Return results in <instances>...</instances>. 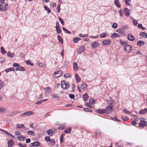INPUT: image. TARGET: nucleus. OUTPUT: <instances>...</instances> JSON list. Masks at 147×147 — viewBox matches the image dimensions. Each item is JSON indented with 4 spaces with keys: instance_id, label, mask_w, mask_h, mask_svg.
<instances>
[{
    "instance_id": "obj_1",
    "label": "nucleus",
    "mask_w": 147,
    "mask_h": 147,
    "mask_svg": "<svg viewBox=\"0 0 147 147\" xmlns=\"http://www.w3.org/2000/svg\"><path fill=\"white\" fill-rule=\"evenodd\" d=\"M8 8V7L7 4L3 2L0 5V11H5Z\"/></svg>"
},
{
    "instance_id": "obj_2",
    "label": "nucleus",
    "mask_w": 147,
    "mask_h": 147,
    "mask_svg": "<svg viewBox=\"0 0 147 147\" xmlns=\"http://www.w3.org/2000/svg\"><path fill=\"white\" fill-rule=\"evenodd\" d=\"M113 107L111 105H107L105 109V113L108 114L111 113L113 110Z\"/></svg>"
},
{
    "instance_id": "obj_3",
    "label": "nucleus",
    "mask_w": 147,
    "mask_h": 147,
    "mask_svg": "<svg viewBox=\"0 0 147 147\" xmlns=\"http://www.w3.org/2000/svg\"><path fill=\"white\" fill-rule=\"evenodd\" d=\"M145 118H143L140 119V122L139 125L140 127H143L144 126H147V121H145Z\"/></svg>"
},
{
    "instance_id": "obj_4",
    "label": "nucleus",
    "mask_w": 147,
    "mask_h": 147,
    "mask_svg": "<svg viewBox=\"0 0 147 147\" xmlns=\"http://www.w3.org/2000/svg\"><path fill=\"white\" fill-rule=\"evenodd\" d=\"M61 88L63 89H67L69 88L70 85L68 82L66 83L65 81H63L61 82Z\"/></svg>"
},
{
    "instance_id": "obj_5",
    "label": "nucleus",
    "mask_w": 147,
    "mask_h": 147,
    "mask_svg": "<svg viewBox=\"0 0 147 147\" xmlns=\"http://www.w3.org/2000/svg\"><path fill=\"white\" fill-rule=\"evenodd\" d=\"M132 49V46L129 45H125L124 47V49L125 51L127 52H130Z\"/></svg>"
},
{
    "instance_id": "obj_6",
    "label": "nucleus",
    "mask_w": 147,
    "mask_h": 147,
    "mask_svg": "<svg viewBox=\"0 0 147 147\" xmlns=\"http://www.w3.org/2000/svg\"><path fill=\"white\" fill-rule=\"evenodd\" d=\"M62 74V71L61 70H59L54 72L53 75L54 76L55 75V78H57L60 77Z\"/></svg>"
},
{
    "instance_id": "obj_7",
    "label": "nucleus",
    "mask_w": 147,
    "mask_h": 147,
    "mask_svg": "<svg viewBox=\"0 0 147 147\" xmlns=\"http://www.w3.org/2000/svg\"><path fill=\"white\" fill-rule=\"evenodd\" d=\"M34 114V113H33L32 111H27L24 113L20 115V116H28L29 115H32Z\"/></svg>"
},
{
    "instance_id": "obj_8",
    "label": "nucleus",
    "mask_w": 147,
    "mask_h": 147,
    "mask_svg": "<svg viewBox=\"0 0 147 147\" xmlns=\"http://www.w3.org/2000/svg\"><path fill=\"white\" fill-rule=\"evenodd\" d=\"M91 47L95 48L98 47L100 46V43L98 42H94L91 44Z\"/></svg>"
},
{
    "instance_id": "obj_9",
    "label": "nucleus",
    "mask_w": 147,
    "mask_h": 147,
    "mask_svg": "<svg viewBox=\"0 0 147 147\" xmlns=\"http://www.w3.org/2000/svg\"><path fill=\"white\" fill-rule=\"evenodd\" d=\"M40 143L38 142H35L31 143L30 144V147L38 146H40Z\"/></svg>"
},
{
    "instance_id": "obj_10",
    "label": "nucleus",
    "mask_w": 147,
    "mask_h": 147,
    "mask_svg": "<svg viewBox=\"0 0 147 147\" xmlns=\"http://www.w3.org/2000/svg\"><path fill=\"white\" fill-rule=\"evenodd\" d=\"M96 112L99 114H103L105 113V110L102 109H98L96 110Z\"/></svg>"
},
{
    "instance_id": "obj_11",
    "label": "nucleus",
    "mask_w": 147,
    "mask_h": 147,
    "mask_svg": "<svg viewBox=\"0 0 147 147\" xmlns=\"http://www.w3.org/2000/svg\"><path fill=\"white\" fill-rule=\"evenodd\" d=\"M129 10L127 8H125L123 10L124 14L127 16H128L129 15Z\"/></svg>"
},
{
    "instance_id": "obj_12",
    "label": "nucleus",
    "mask_w": 147,
    "mask_h": 147,
    "mask_svg": "<svg viewBox=\"0 0 147 147\" xmlns=\"http://www.w3.org/2000/svg\"><path fill=\"white\" fill-rule=\"evenodd\" d=\"M111 42V40H105L102 41V43L104 45H107L110 44Z\"/></svg>"
},
{
    "instance_id": "obj_13",
    "label": "nucleus",
    "mask_w": 147,
    "mask_h": 147,
    "mask_svg": "<svg viewBox=\"0 0 147 147\" xmlns=\"http://www.w3.org/2000/svg\"><path fill=\"white\" fill-rule=\"evenodd\" d=\"M128 38L129 40L133 41L135 39V38L134 36L131 34H129L128 36Z\"/></svg>"
},
{
    "instance_id": "obj_14",
    "label": "nucleus",
    "mask_w": 147,
    "mask_h": 147,
    "mask_svg": "<svg viewBox=\"0 0 147 147\" xmlns=\"http://www.w3.org/2000/svg\"><path fill=\"white\" fill-rule=\"evenodd\" d=\"M14 142L11 139H9L8 142V146L9 147H11L13 144Z\"/></svg>"
},
{
    "instance_id": "obj_15",
    "label": "nucleus",
    "mask_w": 147,
    "mask_h": 147,
    "mask_svg": "<svg viewBox=\"0 0 147 147\" xmlns=\"http://www.w3.org/2000/svg\"><path fill=\"white\" fill-rule=\"evenodd\" d=\"M145 44L143 40H139L137 42V45L139 47L142 46Z\"/></svg>"
},
{
    "instance_id": "obj_16",
    "label": "nucleus",
    "mask_w": 147,
    "mask_h": 147,
    "mask_svg": "<svg viewBox=\"0 0 147 147\" xmlns=\"http://www.w3.org/2000/svg\"><path fill=\"white\" fill-rule=\"evenodd\" d=\"M83 100L85 101H86L88 100V96L87 93L84 94L83 96Z\"/></svg>"
},
{
    "instance_id": "obj_17",
    "label": "nucleus",
    "mask_w": 147,
    "mask_h": 147,
    "mask_svg": "<svg viewBox=\"0 0 147 147\" xmlns=\"http://www.w3.org/2000/svg\"><path fill=\"white\" fill-rule=\"evenodd\" d=\"M147 113V109L145 108L144 109H142L139 112V114L140 115L144 114Z\"/></svg>"
},
{
    "instance_id": "obj_18",
    "label": "nucleus",
    "mask_w": 147,
    "mask_h": 147,
    "mask_svg": "<svg viewBox=\"0 0 147 147\" xmlns=\"http://www.w3.org/2000/svg\"><path fill=\"white\" fill-rule=\"evenodd\" d=\"M119 36V35L117 33H114L112 34L111 36V38L113 39L116 38H117Z\"/></svg>"
},
{
    "instance_id": "obj_19",
    "label": "nucleus",
    "mask_w": 147,
    "mask_h": 147,
    "mask_svg": "<svg viewBox=\"0 0 147 147\" xmlns=\"http://www.w3.org/2000/svg\"><path fill=\"white\" fill-rule=\"evenodd\" d=\"M87 85L85 83H83L81 86V88L83 90H85L87 88Z\"/></svg>"
},
{
    "instance_id": "obj_20",
    "label": "nucleus",
    "mask_w": 147,
    "mask_h": 147,
    "mask_svg": "<svg viewBox=\"0 0 147 147\" xmlns=\"http://www.w3.org/2000/svg\"><path fill=\"white\" fill-rule=\"evenodd\" d=\"M25 69L24 67H22L19 66L18 67H16V71H25Z\"/></svg>"
},
{
    "instance_id": "obj_21",
    "label": "nucleus",
    "mask_w": 147,
    "mask_h": 147,
    "mask_svg": "<svg viewBox=\"0 0 147 147\" xmlns=\"http://www.w3.org/2000/svg\"><path fill=\"white\" fill-rule=\"evenodd\" d=\"M18 139L20 140L23 141L26 139V137L23 136H20L18 137Z\"/></svg>"
},
{
    "instance_id": "obj_22",
    "label": "nucleus",
    "mask_w": 147,
    "mask_h": 147,
    "mask_svg": "<svg viewBox=\"0 0 147 147\" xmlns=\"http://www.w3.org/2000/svg\"><path fill=\"white\" fill-rule=\"evenodd\" d=\"M140 35L142 37L146 38L147 37V34L144 32H141L140 33Z\"/></svg>"
},
{
    "instance_id": "obj_23",
    "label": "nucleus",
    "mask_w": 147,
    "mask_h": 147,
    "mask_svg": "<svg viewBox=\"0 0 147 147\" xmlns=\"http://www.w3.org/2000/svg\"><path fill=\"white\" fill-rule=\"evenodd\" d=\"M114 3L117 7H120V5L118 0H115Z\"/></svg>"
},
{
    "instance_id": "obj_24",
    "label": "nucleus",
    "mask_w": 147,
    "mask_h": 147,
    "mask_svg": "<svg viewBox=\"0 0 147 147\" xmlns=\"http://www.w3.org/2000/svg\"><path fill=\"white\" fill-rule=\"evenodd\" d=\"M75 76L76 81L78 82H79L80 80L81 79L79 77L78 74H75Z\"/></svg>"
},
{
    "instance_id": "obj_25",
    "label": "nucleus",
    "mask_w": 147,
    "mask_h": 147,
    "mask_svg": "<svg viewBox=\"0 0 147 147\" xmlns=\"http://www.w3.org/2000/svg\"><path fill=\"white\" fill-rule=\"evenodd\" d=\"M66 124L65 123H63L59 127H58V129H61V130L63 129L65 127Z\"/></svg>"
},
{
    "instance_id": "obj_26",
    "label": "nucleus",
    "mask_w": 147,
    "mask_h": 147,
    "mask_svg": "<svg viewBox=\"0 0 147 147\" xmlns=\"http://www.w3.org/2000/svg\"><path fill=\"white\" fill-rule=\"evenodd\" d=\"M108 35V34L106 33L103 32L102 33L100 34V38H104L106 37V36Z\"/></svg>"
},
{
    "instance_id": "obj_27",
    "label": "nucleus",
    "mask_w": 147,
    "mask_h": 147,
    "mask_svg": "<svg viewBox=\"0 0 147 147\" xmlns=\"http://www.w3.org/2000/svg\"><path fill=\"white\" fill-rule=\"evenodd\" d=\"M81 39V38H80L76 37L75 38H74L73 39V41L75 43H77L78 42V41L80 40Z\"/></svg>"
},
{
    "instance_id": "obj_28",
    "label": "nucleus",
    "mask_w": 147,
    "mask_h": 147,
    "mask_svg": "<svg viewBox=\"0 0 147 147\" xmlns=\"http://www.w3.org/2000/svg\"><path fill=\"white\" fill-rule=\"evenodd\" d=\"M14 71V68L13 67H11L5 70V71L8 73L11 71Z\"/></svg>"
},
{
    "instance_id": "obj_29",
    "label": "nucleus",
    "mask_w": 147,
    "mask_h": 147,
    "mask_svg": "<svg viewBox=\"0 0 147 147\" xmlns=\"http://www.w3.org/2000/svg\"><path fill=\"white\" fill-rule=\"evenodd\" d=\"M7 54L9 57L11 58L15 56V54L14 53H11L10 51L8 52Z\"/></svg>"
},
{
    "instance_id": "obj_30",
    "label": "nucleus",
    "mask_w": 147,
    "mask_h": 147,
    "mask_svg": "<svg viewBox=\"0 0 147 147\" xmlns=\"http://www.w3.org/2000/svg\"><path fill=\"white\" fill-rule=\"evenodd\" d=\"M57 37L59 42L61 44H62L63 42V41L62 38H61V36L59 35H58L57 36Z\"/></svg>"
},
{
    "instance_id": "obj_31",
    "label": "nucleus",
    "mask_w": 147,
    "mask_h": 147,
    "mask_svg": "<svg viewBox=\"0 0 147 147\" xmlns=\"http://www.w3.org/2000/svg\"><path fill=\"white\" fill-rule=\"evenodd\" d=\"M73 67L75 70H76L78 69V65L76 62H74Z\"/></svg>"
},
{
    "instance_id": "obj_32",
    "label": "nucleus",
    "mask_w": 147,
    "mask_h": 147,
    "mask_svg": "<svg viewBox=\"0 0 147 147\" xmlns=\"http://www.w3.org/2000/svg\"><path fill=\"white\" fill-rule=\"evenodd\" d=\"M6 110L3 107H0V113H5Z\"/></svg>"
},
{
    "instance_id": "obj_33",
    "label": "nucleus",
    "mask_w": 147,
    "mask_h": 147,
    "mask_svg": "<svg viewBox=\"0 0 147 147\" xmlns=\"http://www.w3.org/2000/svg\"><path fill=\"white\" fill-rule=\"evenodd\" d=\"M44 8L47 11V13H50L51 12L50 9L47 6H44Z\"/></svg>"
},
{
    "instance_id": "obj_34",
    "label": "nucleus",
    "mask_w": 147,
    "mask_h": 147,
    "mask_svg": "<svg viewBox=\"0 0 147 147\" xmlns=\"http://www.w3.org/2000/svg\"><path fill=\"white\" fill-rule=\"evenodd\" d=\"M44 90L45 91V92H47L49 91V92H50L51 90V88L50 87H47L45 88Z\"/></svg>"
},
{
    "instance_id": "obj_35",
    "label": "nucleus",
    "mask_w": 147,
    "mask_h": 147,
    "mask_svg": "<svg viewBox=\"0 0 147 147\" xmlns=\"http://www.w3.org/2000/svg\"><path fill=\"white\" fill-rule=\"evenodd\" d=\"M51 96L53 99L56 98L57 99V98H59V97L57 96H56V94H52L51 95Z\"/></svg>"
},
{
    "instance_id": "obj_36",
    "label": "nucleus",
    "mask_w": 147,
    "mask_h": 147,
    "mask_svg": "<svg viewBox=\"0 0 147 147\" xmlns=\"http://www.w3.org/2000/svg\"><path fill=\"white\" fill-rule=\"evenodd\" d=\"M47 133L49 136H52L53 135L52 129H48L47 130Z\"/></svg>"
},
{
    "instance_id": "obj_37",
    "label": "nucleus",
    "mask_w": 147,
    "mask_h": 147,
    "mask_svg": "<svg viewBox=\"0 0 147 147\" xmlns=\"http://www.w3.org/2000/svg\"><path fill=\"white\" fill-rule=\"evenodd\" d=\"M27 133L28 135L35 136L34 132L32 131H29L27 132Z\"/></svg>"
},
{
    "instance_id": "obj_38",
    "label": "nucleus",
    "mask_w": 147,
    "mask_h": 147,
    "mask_svg": "<svg viewBox=\"0 0 147 147\" xmlns=\"http://www.w3.org/2000/svg\"><path fill=\"white\" fill-rule=\"evenodd\" d=\"M116 32H118L119 33L121 34H122L123 33H124V31L123 30H122L120 29H119L117 30L116 31Z\"/></svg>"
},
{
    "instance_id": "obj_39",
    "label": "nucleus",
    "mask_w": 147,
    "mask_h": 147,
    "mask_svg": "<svg viewBox=\"0 0 147 147\" xmlns=\"http://www.w3.org/2000/svg\"><path fill=\"white\" fill-rule=\"evenodd\" d=\"M71 130V127H70L67 129H66L64 131L65 133H70V131Z\"/></svg>"
},
{
    "instance_id": "obj_40",
    "label": "nucleus",
    "mask_w": 147,
    "mask_h": 147,
    "mask_svg": "<svg viewBox=\"0 0 147 147\" xmlns=\"http://www.w3.org/2000/svg\"><path fill=\"white\" fill-rule=\"evenodd\" d=\"M18 145L21 147H26V144H23L22 143H19Z\"/></svg>"
},
{
    "instance_id": "obj_41",
    "label": "nucleus",
    "mask_w": 147,
    "mask_h": 147,
    "mask_svg": "<svg viewBox=\"0 0 147 147\" xmlns=\"http://www.w3.org/2000/svg\"><path fill=\"white\" fill-rule=\"evenodd\" d=\"M95 102L94 101V99H90L89 102V104L91 105H93Z\"/></svg>"
},
{
    "instance_id": "obj_42",
    "label": "nucleus",
    "mask_w": 147,
    "mask_h": 147,
    "mask_svg": "<svg viewBox=\"0 0 147 147\" xmlns=\"http://www.w3.org/2000/svg\"><path fill=\"white\" fill-rule=\"evenodd\" d=\"M79 52L80 53L82 52L84 50V47L83 46H81L79 48Z\"/></svg>"
},
{
    "instance_id": "obj_43",
    "label": "nucleus",
    "mask_w": 147,
    "mask_h": 147,
    "mask_svg": "<svg viewBox=\"0 0 147 147\" xmlns=\"http://www.w3.org/2000/svg\"><path fill=\"white\" fill-rule=\"evenodd\" d=\"M65 135L64 134H63L61 135L60 139V141L61 143H62L63 141V137L65 136Z\"/></svg>"
},
{
    "instance_id": "obj_44",
    "label": "nucleus",
    "mask_w": 147,
    "mask_h": 147,
    "mask_svg": "<svg viewBox=\"0 0 147 147\" xmlns=\"http://www.w3.org/2000/svg\"><path fill=\"white\" fill-rule=\"evenodd\" d=\"M121 118L123 120L127 121L129 119L128 117L127 116L124 117L123 116H121Z\"/></svg>"
},
{
    "instance_id": "obj_45",
    "label": "nucleus",
    "mask_w": 147,
    "mask_h": 147,
    "mask_svg": "<svg viewBox=\"0 0 147 147\" xmlns=\"http://www.w3.org/2000/svg\"><path fill=\"white\" fill-rule=\"evenodd\" d=\"M16 113L15 112H10L9 114V116H12L16 115Z\"/></svg>"
},
{
    "instance_id": "obj_46",
    "label": "nucleus",
    "mask_w": 147,
    "mask_h": 147,
    "mask_svg": "<svg viewBox=\"0 0 147 147\" xmlns=\"http://www.w3.org/2000/svg\"><path fill=\"white\" fill-rule=\"evenodd\" d=\"M1 52L3 54H4L5 53L6 51H5L4 48L3 47H1Z\"/></svg>"
},
{
    "instance_id": "obj_47",
    "label": "nucleus",
    "mask_w": 147,
    "mask_h": 147,
    "mask_svg": "<svg viewBox=\"0 0 147 147\" xmlns=\"http://www.w3.org/2000/svg\"><path fill=\"white\" fill-rule=\"evenodd\" d=\"M56 30L57 32L59 34L61 32V30L60 29V28H56Z\"/></svg>"
},
{
    "instance_id": "obj_48",
    "label": "nucleus",
    "mask_w": 147,
    "mask_h": 147,
    "mask_svg": "<svg viewBox=\"0 0 147 147\" xmlns=\"http://www.w3.org/2000/svg\"><path fill=\"white\" fill-rule=\"evenodd\" d=\"M79 35L80 36L82 37H87L88 36V34H79Z\"/></svg>"
},
{
    "instance_id": "obj_49",
    "label": "nucleus",
    "mask_w": 147,
    "mask_h": 147,
    "mask_svg": "<svg viewBox=\"0 0 147 147\" xmlns=\"http://www.w3.org/2000/svg\"><path fill=\"white\" fill-rule=\"evenodd\" d=\"M4 82L0 80V89H1L3 86Z\"/></svg>"
},
{
    "instance_id": "obj_50",
    "label": "nucleus",
    "mask_w": 147,
    "mask_h": 147,
    "mask_svg": "<svg viewBox=\"0 0 147 147\" xmlns=\"http://www.w3.org/2000/svg\"><path fill=\"white\" fill-rule=\"evenodd\" d=\"M58 19L60 22L63 25L64 22L63 20L60 17H59Z\"/></svg>"
},
{
    "instance_id": "obj_51",
    "label": "nucleus",
    "mask_w": 147,
    "mask_h": 147,
    "mask_svg": "<svg viewBox=\"0 0 147 147\" xmlns=\"http://www.w3.org/2000/svg\"><path fill=\"white\" fill-rule=\"evenodd\" d=\"M117 24L115 23H114L113 24L112 26V27L114 29L116 28L117 27Z\"/></svg>"
},
{
    "instance_id": "obj_52",
    "label": "nucleus",
    "mask_w": 147,
    "mask_h": 147,
    "mask_svg": "<svg viewBox=\"0 0 147 147\" xmlns=\"http://www.w3.org/2000/svg\"><path fill=\"white\" fill-rule=\"evenodd\" d=\"M123 111L126 113L129 114L131 113V112L130 111L127 110L126 109H124L123 110Z\"/></svg>"
},
{
    "instance_id": "obj_53",
    "label": "nucleus",
    "mask_w": 147,
    "mask_h": 147,
    "mask_svg": "<svg viewBox=\"0 0 147 147\" xmlns=\"http://www.w3.org/2000/svg\"><path fill=\"white\" fill-rule=\"evenodd\" d=\"M84 110L86 112H92V111L90 109H88V108H85L84 109Z\"/></svg>"
},
{
    "instance_id": "obj_54",
    "label": "nucleus",
    "mask_w": 147,
    "mask_h": 147,
    "mask_svg": "<svg viewBox=\"0 0 147 147\" xmlns=\"http://www.w3.org/2000/svg\"><path fill=\"white\" fill-rule=\"evenodd\" d=\"M61 4H59L58 5L57 7V9L58 13H60V7Z\"/></svg>"
},
{
    "instance_id": "obj_55",
    "label": "nucleus",
    "mask_w": 147,
    "mask_h": 147,
    "mask_svg": "<svg viewBox=\"0 0 147 147\" xmlns=\"http://www.w3.org/2000/svg\"><path fill=\"white\" fill-rule=\"evenodd\" d=\"M5 133L7 134L9 136H11L12 137L11 138H12L13 139L15 137L13 136L10 133L6 131V132H5Z\"/></svg>"
},
{
    "instance_id": "obj_56",
    "label": "nucleus",
    "mask_w": 147,
    "mask_h": 147,
    "mask_svg": "<svg viewBox=\"0 0 147 147\" xmlns=\"http://www.w3.org/2000/svg\"><path fill=\"white\" fill-rule=\"evenodd\" d=\"M64 76L65 78H68L71 77L69 73H67L65 74Z\"/></svg>"
},
{
    "instance_id": "obj_57",
    "label": "nucleus",
    "mask_w": 147,
    "mask_h": 147,
    "mask_svg": "<svg viewBox=\"0 0 147 147\" xmlns=\"http://www.w3.org/2000/svg\"><path fill=\"white\" fill-rule=\"evenodd\" d=\"M49 142L51 143H52V144H51V146L55 144V141L54 140V139H52L51 140H50Z\"/></svg>"
},
{
    "instance_id": "obj_58",
    "label": "nucleus",
    "mask_w": 147,
    "mask_h": 147,
    "mask_svg": "<svg viewBox=\"0 0 147 147\" xmlns=\"http://www.w3.org/2000/svg\"><path fill=\"white\" fill-rule=\"evenodd\" d=\"M26 64L28 65H30L31 66H32L33 65V64L31 63L29 61V60L28 61H26Z\"/></svg>"
},
{
    "instance_id": "obj_59",
    "label": "nucleus",
    "mask_w": 147,
    "mask_h": 147,
    "mask_svg": "<svg viewBox=\"0 0 147 147\" xmlns=\"http://www.w3.org/2000/svg\"><path fill=\"white\" fill-rule=\"evenodd\" d=\"M45 140L46 141H49L51 139L49 136H46L45 137Z\"/></svg>"
},
{
    "instance_id": "obj_60",
    "label": "nucleus",
    "mask_w": 147,
    "mask_h": 147,
    "mask_svg": "<svg viewBox=\"0 0 147 147\" xmlns=\"http://www.w3.org/2000/svg\"><path fill=\"white\" fill-rule=\"evenodd\" d=\"M72 86V90L71 91V92H74V90L75 89V86L74 84H71Z\"/></svg>"
},
{
    "instance_id": "obj_61",
    "label": "nucleus",
    "mask_w": 147,
    "mask_h": 147,
    "mask_svg": "<svg viewBox=\"0 0 147 147\" xmlns=\"http://www.w3.org/2000/svg\"><path fill=\"white\" fill-rule=\"evenodd\" d=\"M5 60V58L3 57H0V63H2Z\"/></svg>"
},
{
    "instance_id": "obj_62",
    "label": "nucleus",
    "mask_w": 147,
    "mask_h": 147,
    "mask_svg": "<svg viewBox=\"0 0 147 147\" xmlns=\"http://www.w3.org/2000/svg\"><path fill=\"white\" fill-rule=\"evenodd\" d=\"M13 67H17L19 66L20 65L18 63H14L13 64Z\"/></svg>"
},
{
    "instance_id": "obj_63",
    "label": "nucleus",
    "mask_w": 147,
    "mask_h": 147,
    "mask_svg": "<svg viewBox=\"0 0 147 147\" xmlns=\"http://www.w3.org/2000/svg\"><path fill=\"white\" fill-rule=\"evenodd\" d=\"M137 122L135 120H134L131 123V124L133 125H136V124Z\"/></svg>"
},
{
    "instance_id": "obj_64",
    "label": "nucleus",
    "mask_w": 147,
    "mask_h": 147,
    "mask_svg": "<svg viewBox=\"0 0 147 147\" xmlns=\"http://www.w3.org/2000/svg\"><path fill=\"white\" fill-rule=\"evenodd\" d=\"M69 97L71 99L74 98L75 97V96L73 94H69Z\"/></svg>"
}]
</instances>
